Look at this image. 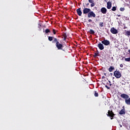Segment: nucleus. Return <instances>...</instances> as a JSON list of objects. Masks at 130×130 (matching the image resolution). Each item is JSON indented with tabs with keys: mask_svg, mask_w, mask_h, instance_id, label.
<instances>
[{
	"mask_svg": "<svg viewBox=\"0 0 130 130\" xmlns=\"http://www.w3.org/2000/svg\"><path fill=\"white\" fill-rule=\"evenodd\" d=\"M107 116H109L111 117V119H113V117H114V113H113V112L112 111L109 110L108 112V114H107Z\"/></svg>",
	"mask_w": 130,
	"mask_h": 130,
	"instance_id": "nucleus-4",
	"label": "nucleus"
},
{
	"mask_svg": "<svg viewBox=\"0 0 130 130\" xmlns=\"http://www.w3.org/2000/svg\"><path fill=\"white\" fill-rule=\"evenodd\" d=\"M99 20L98 19H95V22H98Z\"/></svg>",
	"mask_w": 130,
	"mask_h": 130,
	"instance_id": "nucleus-33",
	"label": "nucleus"
},
{
	"mask_svg": "<svg viewBox=\"0 0 130 130\" xmlns=\"http://www.w3.org/2000/svg\"><path fill=\"white\" fill-rule=\"evenodd\" d=\"M123 29H126V26H124Z\"/></svg>",
	"mask_w": 130,
	"mask_h": 130,
	"instance_id": "nucleus-32",
	"label": "nucleus"
},
{
	"mask_svg": "<svg viewBox=\"0 0 130 130\" xmlns=\"http://www.w3.org/2000/svg\"><path fill=\"white\" fill-rule=\"evenodd\" d=\"M86 5V7H88L89 6V3H87Z\"/></svg>",
	"mask_w": 130,
	"mask_h": 130,
	"instance_id": "nucleus-31",
	"label": "nucleus"
},
{
	"mask_svg": "<svg viewBox=\"0 0 130 130\" xmlns=\"http://www.w3.org/2000/svg\"><path fill=\"white\" fill-rule=\"evenodd\" d=\"M114 76L116 79H120L121 78V73L116 70L114 72Z\"/></svg>",
	"mask_w": 130,
	"mask_h": 130,
	"instance_id": "nucleus-3",
	"label": "nucleus"
},
{
	"mask_svg": "<svg viewBox=\"0 0 130 130\" xmlns=\"http://www.w3.org/2000/svg\"><path fill=\"white\" fill-rule=\"evenodd\" d=\"M104 78H105V77H104V76L102 77V79H104Z\"/></svg>",
	"mask_w": 130,
	"mask_h": 130,
	"instance_id": "nucleus-35",
	"label": "nucleus"
},
{
	"mask_svg": "<svg viewBox=\"0 0 130 130\" xmlns=\"http://www.w3.org/2000/svg\"><path fill=\"white\" fill-rule=\"evenodd\" d=\"M125 61H130V57L129 58H125Z\"/></svg>",
	"mask_w": 130,
	"mask_h": 130,
	"instance_id": "nucleus-25",
	"label": "nucleus"
},
{
	"mask_svg": "<svg viewBox=\"0 0 130 130\" xmlns=\"http://www.w3.org/2000/svg\"><path fill=\"white\" fill-rule=\"evenodd\" d=\"M120 97L123 98V99H125V103L127 105H130V98L128 95L125 93H123L120 95Z\"/></svg>",
	"mask_w": 130,
	"mask_h": 130,
	"instance_id": "nucleus-2",
	"label": "nucleus"
},
{
	"mask_svg": "<svg viewBox=\"0 0 130 130\" xmlns=\"http://www.w3.org/2000/svg\"><path fill=\"white\" fill-rule=\"evenodd\" d=\"M114 70H115V68H114V67L113 66H110V68L108 69V71L109 72H110V73H111V72H113Z\"/></svg>",
	"mask_w": 130,
	"mask_h": 130,
	"instance_id": "nucleus-15",
	"label": "nucleus"
},
{
	"mask_svg": "<svg viewBox=\"0 0 130 130\" xmlns=\"http://www.w3.org/2000/svg\"><path fill=\"white\" fill-rule=\"evenodd\" d=\"M120 11H121V12H123V11H124V8H120Z\"/></svg>",
	"mask_w": 130,
	"mask_h": 130,
	"instance_id": "nucleus-27",
	"label": "nucleus"
},
{
	"mask_svg": "<svg viewBox=\"0 0 130 130\" xmlns=\"http://www.w3.org/2000/svg\"><path fill=\"white\" fill-rule=\"evenodd\" d=\"M76 12L78 16H82V11L81 10V8H78L77 9Z\"/></svg>",
	"mask_w": 130,
	"mask_h": 130,
	"instance_id": "nucleus-14",
	"label": "nucleus"
},
{
	"mask_svg": "<svg viewBox=\"0 0 130 130\" xmlns=\"http://www.w3.org/2000/svg\"><path fill=\"white\" fill-rule=\"evenodd\" d=\"M128 52L130 54V50H128Z\"/></svg>",
	"mask_w": 130,
	"mask_h": 130,
	"instance_id": "nucleus-34",
	"label": "nucleus"
},
{
	"mask_svg": "<svg viewBox=\"0 0 130 130\" xmlns=\"http://www.w3.org/2000/svg\"><path fill=\"white\" fill-rule=\"evenodd\" d=\"M89 33L90 34H92L93 35H94V34H95V31H94L93 29H90L89 31Z\"/></svg>",
	"mask_w": 130,
	"mask_h": 130,
	"instance_id": "nucleus-19",
	"label": "nucleus"
},
{
	"mask_svg": "<svg viewBox=\"0 0 130 130\" xmlns=\"http://www.w3.org/2000/svg\"><path fill=\"white\" fill-rule=\"evenodd\" d=\"M94 92L95 97H98L99 96V94L98 93V92H97L96 91H94Z\"/></svg>",
	"mask_w": 130,
	"mask_h": 130,
	"instance_id": "nucleus-21",
	"label": "nucleus"
},
{
	"mask_svg": "<svg viewBox=\"0 0 130 130\" xmlns=\"http://www.w3.org/2000/svg\"><path fill=\"white\" fill-rule=\"evenodd\" d=\"M88 22H89V23H91V22H92V19H89Z\"/></svg>",
	"mask_w": 130,
	"mask_h": 130,
	"instance_id": "nucleus-30",
	"label": "nucleus"
},
{
	"mask_svg": "<svg viewBox=\"0 0 130 130\" xmlns=\"http://www.w3.org/2000/svg\"><path fill=\"white\" fill-rule=\"evenodd\" d=\"M53 33L54 35H55V34H56V30H55L54 29H53Z\"/></svg>",
	"mask_w": 130,
	"mask_h": 130,
	"instance_id": "nucleus-26",
	"label": "nucleus"
},
{
	"mask_svg": "<svg viewBox=\"0 0 130 130\" xmlns=\"http://www.w3.org/2000/svg\"><path fill=\"white\" fill-rule=\"evenodd\" d=\"M120 68H123V64H120Z\"/></svg>",
	"mask_w": 130,
	"mask_h": 130,
	"instance_id": "nucleus-29",
	"label": "nucleus"
},
{
	"mask_svg": "<svg viewBox=\"0 0 130 130\" xmlns=\"http://www.w3.org/2000/svg\"><path fill=\"white\" fill-rule=\"evenodd\" d=\"M62 36L63 37V41H66V40H67V38L68 37V36H67V34L66 32H63Z\"/></svg>",
	"mask_w": 130,
	"mask_h": 130,
	"instance_id": "nucleus-16",
	"label": "nucleus"
},
{
	"mask_svg": "<svg viewBox=\"0 0 130 130\" xmlns=\"http://www.w3.org/2000/svg\"><path fill=\"white\" fill-rule=\"evenodd\" d=\"M125 35H127V36H130V31L128 30L126 31Z\"/></svg>",
	"mask_w": 130,
	"mask_h": 130,
	"instance_id": "nucleus-22",
	"label": "nucleus"
},
{
	"mask_svg": "<svg viewBox=\"0 0 130 130\" xmlns=\"http://www.w3.org/2000/svg\"><path fill=\"white\" fill-rule=\"evenodd\" d=\"M112 84H111V83H110V86H112Z\"/></svg>",
	"mask_w": 130,
	"mask_h": 130,
	"instance_id": "nucleus-36",
	"label": "nucleus"
},
{
	"mask_svg": "<svg viewBox=\"0 0 130 130\" xmlns=\"http://www.w3.org/2000/svg\"><path fill=\"white\" fill-rule=\"evenodd\" d=\"M105 87L107 88V89H108V90H110V87H109L108 86L105 85Z\"/></svg>",
	"mask_w": 130,
	"mask_h": 130,
	"instance_id": "nucleus-28",
	"label": "nucleus"
},
{
	"mask_svg": "<svg viewBox=\"0 0 130 130\" xmlns=\"http://www.w3.org/2000/svg\"><path fill=\"white\" fill-rule=\"evenodd\" d=\"M93 56L94 58L97 57V56H99V52H98L97 53H94Z\"/></svg>",
	"mask_w": 130,
	"mask_h": 130,
	"instance_id": "nucleus-17",
	"label": "nucleus"
},
{
	"mask_svg": "<svg viewBox=\"0 0 130 130\" xmlns=\"http://www.w3.org/2000/svg\"><path fill=\"white\" fill-rule=\"evenodd\" d=\"M102 43L106 46H107L108 45H110V42H109V41L107 40H104L103 41H102Z\"/></svg>",
	"mask_w": 130,
	"mask_h": 130,
	"instance_id": "nucleus-6",
	"label": "nucleus"
},
{
	"mask_svg": "<svg viewBox=\"0 0 130 130\" xmlns=\"http://www.w3.org/2000/svg\"><path fill=\"white\" fill-rule=\"evenodd\" d=\"M118 17H120V15H118Z\"/></svg>",
	"mask_w": 130,
	"mask_h": 130,
	"instance_id": "nucleus-37",
	"label": "nucleus"
},
{
	"mask_svg": "<svg viewBox=\"0 0 130 130\" xmlns=\"http://www.w3.org/2000/svg\"><path fill=\"white\" fill-rule=\"evenodd\" d=\"M45 33H46V34H48V33H51L50 30L48 28L46 29L45 30Z\"/></svg>",
	"mask_w": 130,
	"mask_h": 130,
	"instance_id": "nucleus-18",
	"label": "nucleus"
},
{
	"mask_svg": "<svg viewBox=\"0 0 130 130\" xmlns=\"http://www.w3.org/2000/svg\"><path fill=\"white\" fill-rule=\"evenodd\" d=\"M107 8L108 10H110L111 9V7H112V3L110 2H108L107 3Z\"/></svg>",
	"mask_w": 130,
	"mask_h": 130,
	"instance_id": "nucleus-12",
	"label": "nucleus"
},
{
	"mask_svg": "<svg viewBox=\"0 0 130 130\" xmlns=\"http://www.w3.org/2000/svg\"><path fill=\"white\" fill-rule=\"evenodd\" d=\"M104 23L103 22H100V23H99V26H100V27H101V28H102V27H104Z\"/></svg>",
	"mask_w": 130,
	"mask_h": 130,
	"instance_id": "nucleus-23",
	"label": "nucleus"
},
{
	"mask_svg": "<svg viewBox=\"0 0 130 130\" xmlns=\"http://www.w3.org/2000/svg\"><path fill=\"white\" fill-rule=\"evenodd\" d=\"M111 75H112V73H111Z\"/></svg>",
	"mask_w": 130,
	"mask_h": 130,
	"instance_id": "nucleus-38",
	"label": "nucleus"
},
{
	"mask_svg": "<svg viewBox=\"0 0 130 130\" xmlns=\"http://www.w3.org/2000/svg\"><path fill=\"white\" fill-rule=\"evenodd\" d=\"M55 38H53L52 37H48V40L49 41H52L53 39L54 40Z\"/></svg>",
	"mask_w": 130,
	"mask_h": 130,
	"instance_id": "nucleus-20",
	"label": "nucleus"
},
{
	"mask_svg": "<svg viewBox=\"0 0 130 130\" xmlns=\"http://www.w3.org/2000/svg\"><path fill=\"white\" fill-rule=\"evenodd\" d=\"M52 42V43H56V47L58 50H62L63 45H62V44H60L58 40H57V39L54 38V40H53Z\"/></svg>",
	"mask_w": 130,
	"mask_h": 130,
	"instance_id": "nucleus-1",
	"label": "nucleus"
},
{
	"mask_svg": "<svg viewBox=\"0 0 130 130\" xmlns=\"http://www.w3.org/2000/svg\"><path fill=\"white\" fill-rule=\"evenodd\" d=\"M88 2L90 4H91L90 5V7L91 8H93V7L95 6V3H94V0H88Z\"/></svg>",
	"mask_w": 130,
	"mask_h": 130,
	"instance_id": "nucleus-13",
	"label": "nucleus"
},
{
	"mask_svg": "<svg viewBox=\"0 0 130 130\" xmlns=\"http://www.w3.org/2000/svg\"><path fill=\"white\" fill-rule=\"evenodd\" d=\"M112 11H116V7H113L112 8Z\"/></svg>",
	"mask_w": 130,
	"mask_h": 130,
	"instance_id": "nucleus-24",
	"label": "nucleus"
},
{
	"mask_svg": "<svg viewBox=\"0 0 130 130\" xmlns=\"http://www.w3.org/2000/svg\"><path fill=\"white\" fill-rule=\"evenodd\" d=\"M98 47H99L100 50H103V49H104V45H103L101 43L98 44Z\"/></svg>",
	"mask_w": 130,
	"mask_h": 130,
	"instance_id": "nucleus-11",
	"label": "nucleus"
},
{
	"mask_svg": "<svg viewBox=\"0 0 130 130\" xmlns=\"http://www.w3.org/2000/svg\"><path fill=\"white\" fill-rule=\"evenodd\" d=\"M119 114L120 115H122L125 114V109H124V106L123 107V109H122L120 112H119Z\"/></svg>",
	"mask_w": 130,
	"mask_h": 130,
	"instance_id": "nucleus-10",
	"label": "nucleus"
},
{
	"mask_svg": "<svg viewBox=\"0 0 130 130\" xmlns=\"http://www.w3.org/2000/svg\"><path fill=\"white\" fill-rule=\"evenodd\" d=\"M110 31L112 34H117V33H118V30L114 27H112L110 29Z\"/></svg>",
	"mask_w": 130,
	"mask_h": 130,
	"instance_id": "nucleus-8",
	"label": "nucleus"
},
{
	"mask_svg": "<svg viewBox=\"0 0 130 130\" xmlns=\"http://www.w3.org/2000/svg\"><path fill=\"white\" fill-rule=\"evenodd\" d=\"M101 12L102 14L105 15L107 13V9L105 7H103L101 9Z\"/></svg>",
	"mask_w": 130,
	"mask_h": 130,
	"instance_id": "nucleus-9",
	"label": "nucleus"
},
{
	"mask_svg": "<svg viewBox=\"0 0 130 130\" xmlns=\"http://www.w3.org/2000/svg\"><path fill=\"white\" fill-rule=\"evenodd\" d=\"M90 11H91V9H90L89 8H85L83 9V14H88L90 13Z\"/></svg>",
	"mask_w": 130,
	"mask_h": 130,
	"instance_id": "nucleus-7",
	"label": "nucleus"
},
{
	"mask_svg": "<svg viewBox=\"0 0 130 130\" xmlns=\"http://www.w3.org/2000/svg\"><path fill=\"white\" fill-rule=\"evenodd\" d=\"M88 18H95L96 17V14L94 12L90 11L89 13L87 14Z\"/></svg>",
	"mask_w": 130,
	"mask_h": 130,
	"instance_id": "nucleus-5",
	"label": "nucleus"
}]
</instances>
